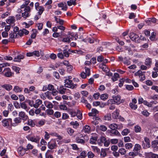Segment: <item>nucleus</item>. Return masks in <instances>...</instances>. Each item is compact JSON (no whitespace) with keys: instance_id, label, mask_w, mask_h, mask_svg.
<instances>
[{"instance_id":"f257e3e1","label":"nucleus","mask_w":158,"mask_h":158,"mask_svg":"<svg viewBox=\"0 0 158 158\" xmlns=\"http://www.w3.org/2000/svg\"><path fill=\"white\" fill-rule=\"evenodd\" d=\"M112 99H109L108 101L109 104H119L123 102V100L121 99V97L119 95H113Z\"/></svg>"},{"instance_id":"f03ea898","label":"nucleus","mask_w":158,"mask_h":158,"mask_svg":"<svg viewBox=\"0 0 158 158\" xmlns=\"http://www.w3.org/2000/svg\"><path fill=\"white\" fill-rule=\"evenodd\" d=\"M141 148L140 145L138 144H136L135 145L133 151L129 152V156L133 157L136 156L138 154Z\"/></svg>"},{"instance_id":"7ed1b4c3","label":"nucleus","mask_w":158,"mask_h":158,"mask_svg":"<svg viewBox=\"0 0 158 158\" xmlns=\"http://www.w3.org/2000/svg\"><path fill=\"white\" fill-rule=\"evenodd\" d=\"M64 81V85L65 87L73 89L77 86V85L74 84L72 82V81L69 79H66Z\"/></svg>"},{"instance_id":"20e7f679","label":"nucleus","mask_w":158,"mask_h":158,"mask_svg":"<svg viewBox=\"0 0 158 158\" xmlns=\"http://www.w3.org/2000/svg\"><path fill=\"white\" fill-rule=\"evenodd\" d=\"M2 73L5 77H11L13 74V73L9 68H5Z\"/></svg>"},{"instance_id":"39448f33","label":"nucleus","mask_w":158,"mask_h":158,"mask_svg":"<svg viewBox=\"0 0 158 158\" xmlns=\"http://www.w3.org/2000/svg\"><path fill=\"white\" fill-rule=\"evenodd\" d=\"M26 138L28 140L36 143H39L40 139V137L39 136H32L30 135H29L26 136Z\"/></svg>"},{"instance_id":"423d86ee","label":"nucleus","mask_w":158,"mask_h":158,"mask_svg":"<svg viewBox=\"0 0 158 158\" xmlns=\"http://www.w3.org/2000/svg\"><path fill=\"white\" fill-rule=\"evenodd\" d=\"M31 9L30 7H27L24 9V12L22 13V17L25 19L29 17L30 15Z\"/></svg>"},{"instance_id":"0eeeda50","label":"nucleus","mask_w":158,"mask_h":158,"mask_svg":"<svg viewBox=\"0 0 158 158\" xmlns=\"http://www.w3.org/2000/svg\"><path fill=\"white\" fill-rule=\"evenodd\" d=\"M129 37L132 40L135 41L136 43H140V39L139 36L134 33H130Z\"/></svg>"},{"instance_id":"6e6552de","label":"nucleus","mask_w":158,"mask_h":158,"mask_svg":"<svg viewBox=\"0 0 158 158\" xmlns=\"http://www.w3.org/2000/svg\"><path fill=\"white\" fill-rule=\"evenodd\" d=\"M35 9L38 11V14L41 15L44 10V8L42 6H40L39 3L38 2L35 3Z\"/></svg>"},{"instance_id":"1a4fd4ad","label":"nucleus","mask_w":158,"mask_h":158,"mask_svg":"<svg viewBox=\"0 0 158 158\" xmlns=\"http://www.w3.org/2000/svg\"><path fill=\"white\" fill-rule=\"evenodd\" d=\"M48 148L51 150L54 149L57 147L56 141L54 140H51L48 142Z\"/></svg>"},{"instance_id":"9d476101","label":"nucleus","mask_w":158,"mask_h":158,"mask_svg":"<svg viewBox=\"0 0 158 158\" xmlns=\"http://www.w3.org/2000/svg\"><path fill=\"white\" fill-rule=\"evenodd\" d=\"M78 136H77L76 137L75 140L76 142L77 143H81L82 144H84L85 143V140L81 138L80 137H83V135L81 134H79Z\"/></svg>"},{"instance_id":"9b49d317","label":"nucleus","mask_w":158,"mask_h":158,"mask_svg":"<svg viewBox=\"0 0 158 158\" xmlns=\"http://www.w3.org/2000/svg\"><path fill=\"white\" fill-rule=\"evenodd\" d=\"M27 56L31 57L32 56L39 57L40 54L38 51H35L32 52H27L26 54Z\"/></svg>"},{"instance_id":"f8f14e48","label":"nucleus","mask_w":158,"mask_h":158,"mask_svg":"<svg viewBox=\"0 0 158 158\" xmlns=\"http://www.w3.org/2000/svg\"><path fill=\"white\" fill-rule=\"evenodd\" d=\"M2 125L4 127H7L9 125V124L12 123L11 118L4 119L2 121Z\"/></svg>"},{"instance_id":"ddd939ff","label":"nucleus","mask_w":158,"mask_h":158,"mask_svg":"<svg viewBox=\"0 0 158 158\" xmlns=\"http://www.w3.org/2000/svg\"><path fill=\"white\" fill-rule=\"evenodd\" d=\"M19 116L23 121H25L28 118V116L23 111L20 112L19 113Z\"/></svg>"},{"instance_id":"4468645a","label":"nucleus","mask_w":158,"mask_h":158,"mask_svg":"<svg viewBox=\"0 0 158 158\" xmlns=\"http://www.w3.org/2000/svg\"><path fill=\"white\" fill-rule=\"evenodd\" d=\"M158 141L157 140H154L152 142V146L153 148L154 152L157 151L158 150Z\"/></svg>"},{"instance_id":"2eb2a0df","label":"nucleus","mask_w":158,"mask_h":158,"mask_svg":"<svg viewBox=\"0 0 158 158\" xmlns=\"http://www.w3.org/2000/svg\"><path fill=\"white\" fill-rule=\"evenodd\" d=\"M26 150L24 149L23 147H20L18 148V152L20 156H23L25 153Z\"/></svg>"},{"instance_id":"dca6fc26","label":"nucleus","mask_w":158,"mask_h":158,"mask_svg":"<svg viewBox=\"0 0 158 158\" xmlns=\"http://www.w3.org/2000/svg\"><path fill=\"white\" fill-rule=\"evenodd\" d=\"M155 66L156 67L153 68V70L155 71V72H153L152 74V77L154 78L156 77L158 75L157 72L158 67V63L157 62L155 64Z\"/></svg>"},{"instance_id":"f3484780","label":"nucleus","mask_w":158,"mask_h":158,"mask_svg":"<svg viewBox=\"0 0 158 158\" xmlns=\"http://www.w3.org/2000/svg\"><path fill=\"white\" fill-rule=\"evenodd\" d=\"M110 132V135L112 136H118L120 135L119 132L116 129L111 130Z\"/></svg>"},{"instance_id":"a211bd4d","label":"nucleus","mask_w":158,"mask_h":158,"mask_svg":"<svg viewBox=\"0 0 158 158\" xmlns=\"http://www.w3.org/2000/svg\"><path fill=\"white\" fill-rule=\"evenodd\" d=\"M14 121L15 123H14L12 124V125L13 126H16L18 123H21L22 119L20 117H16L15 118Z\"/></svg>"},{"instance_id":"6ab92c4d","label":"nucleus","mask_w":158,"mask_h":158,"mask_svg":"<svg viewBox=\"0 0 158 158\" xmlns=\"http://www.w3.org/2000/svg\"><path fill=\"white\" fill-rule=\"evenodd\" d=\"M106 138L103 136H101L100 139H98L97 142L98 143L99 145H102L103 143H104L106 140Z\"/></svg>"},{"instance_id":"aec40b11","label":"nucleus","mask_w":158,"mask_h":158,"mask_svg":"<svg viewBox=\"0 0 158 158\" xmlns=\"http://www.w3.org/2000/svg\"><path fill=\"white\" fill-rule=\"evenodd\" d=\"M106 150H107V149H101L100 153V157L101 158L104 157L106 156Z\"/></svg>"},{"instance_id":"412c9836","label":"nucleus","mask_w":158,"mask_h":158,"mask_svg":"<svg viewBox=\"0 0 158 158\" xmlns=\"http://www.w3.org/2000/svg\"><path fill=\"white\" fill-rule=\"evenodd\" d=\"M24 56L23 55L20 54L17 56L16 57H15L14 59V61L15 62H20L21 60L23 59Z\"/></svg>"},{"instance_id":"4be33fe9","label":"nucleus","mask_w":158,"mask_h":158,"mask_svg":"<svg viewBox=\"0 0 158 158\" xmlns=\"http://www.w3.org/2000/svg\"><path fill=\"white\" fill-rule=\"evenodd\" d=\"M42 102L41 100L40 99L36 100L34 103V107L35 108H37L42 104Z\"/></svg>"},{"instance_id":"5701e85b","label":"nucleus","mask_w":158,"mask_h":158,"mask_svg":"<svg viewBox=\"0 0 158 158\" xmlns=\"http://www.w3.org/2000/svg\"><path fill=\"white\" fill-rule=\"evenodd\" d=\"M119 110L116 109L112 113V116L114 118L117 119L119 118Z\"/></svg>"},{"instance_id":"b1692460","label":"nucleus","mask_w":158,"mask_h":158,"mask_svg":"<svg viewBox=\"0 0 158 158\" xmlns=\"http://www.w3.org/2000/svg\"><path fill=\"white\" fill-rule=\"evenodd\" d=\"M58 7H61L62 10H66L67 8V6L65 3H60L58 4Z\"/></svg>"},{"instance_id":"393cba45","label":"nucleus","mask_w":158,"mask_h":158,"mask_svg":"<svg viewBox=\"0 0 158 158\" xmlns=\"http://www.w3.org/2000/svg\"><path fill=\"white\" fill-rule=\"evenodd\" d=\"M97 140V136L92 137L90 139V143L92 144H96V142Z\"/></svg>"},{"instance_id":"a878e982","label":"nucleus","mask_w":158,"mask_h":158,"mask_svg":"<svg viewBox=\"0 0 158 158\" xmlns=\"http://www.w3.org/2000/svg\"><path fill=\"white\" fill-rule=\"evenodd\" d=\"M90 127L88 125L85 126L83 128L82 131L85 133H89L90 132Z\"/></svg>"},{"instance_id":"bb28decb","label":"nucleus","mask_w":158,"mask_h":158,"mask_svg":"<svg viewBox=\"0 0 158 158\" xmlns=\"http://www.w3.org/2000/svg\"><path fill=\"white\" fill-rule=\"evenodd\" d=\"M145 64L148 67H150L152 64V59L149 58H147L146 59Z\"/></svg>"},{"instance_id":"cd10ccee","label":"nucleus","mask_w":158,"mask_h":158,"mask_svg":"<svg viewBox=\"0 0 158 158\" xmlns=\"http://www.w3.org/2000/svg\"><path fill=\"white\" fill-rule=\"evenodd\" d=\"M2 88H4L7 91H10L12 89V87L11 85L8 84H5L2 85Z\"/></svg>"},{"instance_id":"c85d7f7f","label":"nucleus","mask_w":158,"mask_h":158,"mask_svg":"<svg viewBox=\"0 0 158 158\" xmlns=\"http://www.w3.org/2000/svg\"><path fill=\"white\" fill-rule=\"evenodd\" d=\"M44 104L48 108H52L53 107V105L50 102L45 101L44 102Z\"/></svg>"},{"instance_id":"c756f323","label":"nucleus","mask_w":158,"mask_h":158,"mask_svg":"<svg viewBox=\"0 0 158 158\" xmlns=\"http://www.w3.org/2000/svg\"><path fill=\"white\" fill-rule=\"evenodd\" d=\"M133 145L132 143H127L125 144V147L127 149L130 150L132 148Z\"/></svg>"},{"instance_id":"7c9ffc66","label":"nucleus","mask_w":158,"mask_h":158,"mask_svg":"<svg viewBox=\"0 0 158 158\" xmlns=\"http://www.w3.org/2000/svg\"><path fill=\"white\" fill-rule=\"evenodd\" d=\"M15 21V19L13 16H11L10 17V18L7 19L6 20V22L8 24L13 23H14Z\"/></svg>"},{"instance_id":"2f4dec72","label":"nucleus","mask_w":158,"mask_h":158,"mask_svg":"<svg viewBox=\"0 0 158 158\" xmlns=\"http://www.w3.org/2000/svg\"><path fill=\"white\" fill-rule=\"evenodd\" d=\"M70 124L73 126V127L75 129L77 128L79 126V124L77 121L71 122L70 123Z\"/></svg>"},{"instance_id":"473e14b6","label":"nucleus","mask_w":158,"mask_h":158,"mask_svg":"<svg viewBox=\"0 0 158 158\" xmlns=\"http://www.w3.org/2000/svg\"><path fill=\"white\" fill-rule=\"evenodd\" d=\"M91 148H92L93 151L94 152H96L97 153H99L100 152V149L97 146H91Z\"/></svg>"},{"instance_id":"72a5a7b5","label":"nucleus","mask_w":158,"mask_h":158,"mask_svg":"<svg viewBox=\"0 0 158 158\" xmlns=\"http://www.w3.org/2000/svg\"><path fill=\"white\" fill-rule=\"evenodd\" d=\"M66 151L64 148H61L58 151V154L59 155H63L64 154Z\"/></svg>"},{"instance_id":"f704fd0d","label":"nucleus","mask_w":158,"mask_h":158,"mask_svg":"<svg viewBox=\"0 0 158 158\" xmlns=\"http://www.w3.org/2000/svg\"><path fill=\"white\" fill-rule=\"evenodd\" d=\"M46 96L49 99H51L52 98V93L51 92L47 91L44 93Z\"/></svg>"},{"instance_id":"c9c22d12","label":"nucleus","mask_w":158,"mask_h":158,"mask_svg":"<svg viewBox=\"0 0 158 158\" xmlns=\"http://www.w3.org/2000/svg\"><path fill=\"white\" fill-rule=\"evenodd\" d=\"M109 127L111 130L116 129H118V125L115 123H112L109 125Z\"/></svg>"},{"instance_id":"e433bc0d","label":"nucleus","mask_w":158,"mask_h":158,"mask_svg":"<svg viewBox=\"0 0 158 158\" xmlns=\"http://www.w3.org/2000/svg\"><path fill=\"white\" fill-rule=\"evenodd\" d=\"M130 132V130L127 128L125 129L122 132V134L123 135H126Z\"/></svg>"},{"instance_id":"4c0bfd02","label":"nucleus","mask_w":158,"mask_h":158,"mask_svg":"<svg viewBox=\"0 0 158 158\" xmlns=\"http://www.w3.org/2000/svg\"><path fill=\"white\" fill-rule=\"evenodd\" d=\"M144 141L146 143V147L148 148H149L150 146V144L149 139L147 137H145Z\"/></svg>"},{"instance_id":"58836bf2","label":"nucleus","mask_w":158,"mask_h":158,"mask_svg":"<svg viewBox=\"0 0 158 158\" xmlns=\"http://www.w3.org/2000/svg\"><path fill=\"white\" fill-rule=\"evenodd\" d=\"M28 125L31 127H33L35 125V123L34 121L31 119H28L27 121V123Z\"/></svg>"},{"instance_id":"ea45409f","label":"nucleus","mask_w":158,"mask_h":158,"mask_svg":"<svg viewBox=\"0 0 158 158\" xmlns=\"http://www.w3.org/2000/svg\"><path fill=\"white\" fill-rule=\"evenodd\" d=\"M10 38L11 39L16 38L17 37V33L15 32L11 33L9 35Z\"/></svg>"},{"instance_id":"a19ab883","label":"nucleus","mask_w":158,"mask_h":158,"mask_svg":"<svg viewBox=\"0 0 158 158\" xmlns=\"http://www.w3.org/2000/svg\"><path fill=\"white\" fill-rule=\"evenodd\" d=\"M119 77V75L117 73H115L114 74V75L112 76V79L113 81H117L118 78Z\"/></svg>"},{"instance_id":"79ce46f5","label":"nucleus","mask_w":158,"mask_h":158,"mask_svg":"<svg viewBox=\"0 0 158 158\" xmlns=\"http://www.w3.org/2000/svg\"><path fill=\"white\" fill-rule=\"evenodd\" d=\"M76 0H70L67 1V3L68 5L69 6H71L72 5H75L76 4Z\"/></svg>"},{"instance_id":"37998d69","label":"nucleus","mask_w":158,"mask_h":158,"mask_svg":"<svg viewBox=\"0 0 158 158\" xmlns=\"http://www.w3.org/2000/svg\"><path fill=\"white\" fill-rule=\"evenodd\" d=\"M22 90V88L19 87L18 86H15L14 89V91L17 93L21 92Z\"/></svg>"},{"instance_id":"c03bdc74","label":"nucleus","mask_w":158,"mask_h":158,"mask_svg":"<svg viewBox=\"0 0 158 158\" xmlns=\"http://www.w3.org/2000/svg\"><path fill=\"white\" fill-rule=\"evenodd\" d=\"M108 98V95L106 94H102L100 96V98L104 101L107 99Z\"/></svg>"},{"instance_id":"a18cd8bd","label":"nucleus","mask_w":158,"mask_h":158,"mask_svg":"<svg viewBox=\"0 0 158 158\" xmlns=\"http://www.w3.org/2000/svg\"><path fill=\"white\" fill-rule=\"evenodd\" d=\"M67 90V89L65 88L60 87V89H59V91L60 94H64L66 92Z\"/></svg>"},{"instance_id":"49530a36","label":"nucleus","mask_w":158,"mask_h":158,"mask_svg":"<svg viewBox=\"0 0 158 158\" xmlns=\"http://www.w3.org/2000/svg\"><path fill=\"white\" fill-rule=\"evenodd\" d=\"M119 152L122 155H125L126 152V149L124 148H120L118 150Z\"/></svg>"},{"instance_id":"de8ad7c7","label":"nucleus","mask_w":158,"mask_h":158,"mask_svg":"<svg viewBox=\"0 0 158 158\" xmlns=\"http://www.w3.org/2000/svg\"><path fill=\"white\" fill-rule=\"evenodd\" d=\"M67 131L69 134L70 136L72 135L74 132V130L71 128H68Z\"/></svg>"},{"instance_id":"09e8293b","label":"nucleus","mask_w":158,"mask_h":158,"mask_svg":"<svg viewBox=\"0 0 158 158\" xmlns=\"http://www.w3.org/2000/svg\"><path fill=\"white\" fill-rule=\"evenodd\" d=\"M45 123V120H40L38 121L37 126L38 127H40L43 125Z\"/></svg>"},{"instance_id":"8fccbe9b","label":"nucleus","mask_w":158,"mask_h":158,"mask_svg":"<svg viewBox=\"0 0 158 158\" xmlns=\"http://www.w3.org/2000/svg\"><path fill=\"white\" fill-rule=\"evenodd\" d=\"M69 113L72 117H74L76 116H77V113H76L75 110H71L69 111Z\"/></svg>"},{"instance_id":"3c124183","label":"nucleus","mask_w":158,"mask_h":158,"mask_svg":"<svg viewBox=\"0 0 158 158\" xmlns=\"http://www.w3.org/2000/svg\"><path fill=\"white\" fill-rule=\"evenodd\" d=\"M84 69L85 70V74L87 76H89L90 74V69L89 68H88V67H85L84 68Z\"/></svg>"},{"instance_id":"603ef678","label":"nucleus","mask_w":158,"mask_h":158,"mask_svg":"<svg viewBox=\"0 0 158 158\" xmlns=\"http://www.w3.org/2000/svg\"><path fill=\"white\" fill-rule=\"evenodd\" d=\"M32 31L33 33L31 35V38L32 39H35L36 37V33L37 32V30L35 29H33Z\"/></svg>"},{"instance_id":"864d4df0","label":"nucleus","mask_w":158,"mask_h":158,"mask_svg":"<svg viewBox=\"0 0 158 158\" xmlns=\"http://www.w3.org/2000/svg\"><path fill=\"white\" fill-rule=\"evenodd\" d=\"M33 148V146L30 143H28L27 146V148H24V149L27 151L30 149H32Z\"/></svg>"},{"instance_id":"5fc2aeb1","label":"nucleus","mask_w":158,"mask_h":158,"mask_svg":"<svg viewBox=\"0 0 158 158\" xmlns=\"http://www.w3.org/2000/svg\"><path fill=\"white\" fill-rule=\"evenodd\" d=\"M145 72H144V73ZM143 74H144V72H142L141 70H139L135 73V76H138L140 77V76H141V75Z\"/></svg>"},{"instance_id":"6e6d98bb","label":"nucleus","mask_w":158,"mask_h":158,"mask_svg":"<svg viewBox=\"0 0 158 158\" xmlns=\"http://www.w3.org/2000/svg\"><path fill=\"white\" fill-rule=\"evenodd\" d=\"M152 152H145V156L146 158H152L153 154Z\"/></svg>"},{"instance_id":"4d7b16f0","label":"nucleus","mask_w":158,"mask_h":158,"mask_svg":"<svg viewBox=\"0 0 158 158\" xmlns=\"http://www.w3.org/2000/svg\"><path fill=\"white\" fill-rule=\"evenodd\" d=\"M135 131L136 133L140 132L141 130V127L138 125L135 126L134 127Z\"/></svg>"},{"instance_id":"13d9d810","label":"nucleus","mask_w":158,"mask_h":158,"mask_svg":"<svg viewBox=\"0 0 158 158\" xmlns=\"http://www.w3.org/2000/svg\"><path fill=\"white\" fill-rule=\"evenodd\" d=\"M77 116L80 119H81L82 118V114L80 111L79 110H77Z\"/></svg>"},{"instance_id":"bf43d9fd","label":"nucleus","mask_w":158,"mask_h":158,"mask_svg":"<svg viewBox=\"0 0 158 158\" xmlns=\"http://www.w3.org/2000/svg\"><path fill=\"white\" fill-rule=\"evenodd\" d=\"M62 41L64 42L69 43L70 42V40L69 37H67L64 38L62 40Z\"/></svg>"},{"instance_id":"052dcab7","label":"nucleus","mask_w":158,"mask_h":158,"mask_svg":"<svg viewBox=\"0 0 158 158\" xmlns=\"http://www.w3.org/2000/svg\"><path fill=\"white\" fill-rule=\"evenodd\" d=\"M99 129L101 131H105L107 130V128L104 125H101L100 126Z\"/></svg>"},{"instance_id":"680f3d73","label":"nucleus","mask_w":158,"mask_h":158,"mask_svg":"<svg viewBox=\"0 0 158 158\" xmlns=\"http://www.w3.org/2000/svg\"><path fill=\"white\" fill-rule=\"evenodd\" d=\"M20 106L21 108L24 109H27V107L24 102L20 103Z\"/></svg>"},{"instance_id":"e2e57ef3","label":"nucleus","mask_w":158,"mask_h":158,"mask_svg":"<svg viewBox=\"0 0 158 158\" xmlns=\"http://www.w3.org/2000/svg\"><path fill=\"white\" fill-rule=\"evenodd\" d=\"M63 54L64 55V56H65L66 57H68L69 56V52L67 50L65 49H64L63 51Z\"/></svg>"},{"instance_id":"0e129e2a","label":"nucleus","mask_w":158,"mask_h":158,"mask_svg":"<svg viewBox=\"0 0 158 158\" xmlns=\"http://www.w3.org/2000/svg\"><path fill=\"white\" fill-rule=\"evenodd\" d=\"M129 106L133 110H135L137 108V105L133 104L132 103H130L129 104Z\"/></svg>"},{"instance_id":"69168bd1","label":"nucleus","mask_w":158,"mask_h":158,"mask_svg":"<svg viewBox=\"0 0 158 158\" xmlns=\"http://www.w3.org/2000/svg\"><path fill=\"white\" fill-rule=\"evenodd\" d=\"M43 24L42 23H38L36 24V26L39 30H42L43 27Z\"/></svg>"},{"instance_id":"338daca9","label":"nucleus","mask_w":158,"mask_h":158,"mask_svg":"<svg viewBox=\"0 0 158 158\" xmlns=\"http://www.w3.org/2000/svg\"><path fill=\"white\" fill-rule=\"evenodd\" d=\"M127 89L130 91L134 89V87L132 85H127L126 86Z\"/></svg>"},{"instance_id":"774afa93","label":"nucleus","mask_w":158,"mask_h":158,"mask_svg":"<svg viewBox=\"0 0 158 158\" xmlns=\"http://www.w3.org/2000/svg\"><path fill=\"white\" fill-rule=\"evenodd\" d=\"M87 155L88 158H93L94 156V154L91 151L88 152Z\"/></svg>"}]
</instances>
